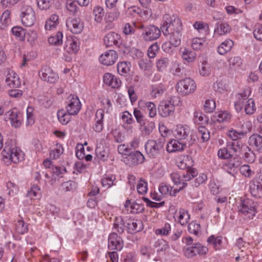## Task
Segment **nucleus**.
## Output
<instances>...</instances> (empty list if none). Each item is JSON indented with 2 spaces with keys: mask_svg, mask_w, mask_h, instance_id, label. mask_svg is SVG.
Returning a JSON list of instances; mask_svg holds the SVG:
<instances>
[{
  "mask_svg": "<svg viewBox=\"0 0 262 262\" xmlns=\"http://www.w3.org/2000/svg\"><path fill=\"white\" fill-rule=\"evenodd\" d=\"M121 118L123 121L127 124L126 126L124 125V127L126 128L128 130H131L132 129V126L130 124L134 122V120L133 118L132 114L128 111H125L122 113Z\"/></svg>",
  "mask_w": 262,
  "mask_h": 262,
  "instance_id": "nucleus-43",
  "label": "nucleus"
},
{
  "mask_svg": "<svg viewBox=\"0 0 262 262\" xmlns=\"http://www.w3.org/2000/svg\"><path fill=\"white\" fill-rule=\"evenodd\" d=\"M251 194L255 198H262V182H253L249 186Z\"/></svg>",
  "mask_w": 262,
  "mask_h": 262,
  "instance_id": "nucleus-33",
  "label": "nucleus"
},
{
  "mask_svg": "<svg viewBox=\"0 0 262 262\" xmlns=\"http://www.w3.org/2000/svg\"><path fill=\"white\" fill-rule=\"evenodd\" d=\"M124 207L127 211L132 213L141 212L144 208L143 205L142 204L138 203L136 201L132 203L129 200L126 201Z\"/></svg>",
  "mask_w": 262,
  "mask_h": 262,
  "instance_id": "nucleus-25",
  "label": "nucleus"
},
{
  "mask_svg": "<svg viewBox=\"0 0 262 262\" xmlns=\"http://www.w3.org/2000/svg\"><path fill=\"white\" fill-rule=\"evenodd\" d=\"M2 161L3 163L9 166L12 163L16 164L24 159V154L18 147L12 148L9 145H5L1 152Z\"/></svg>",
  "mask_w": 262,
  "mask_h": 262,
  "instance_id": "nucleus-2",
  "label": "nucleus"
},
{
  "mask_svg": "<svg viewBox=\"0 0 262 262\" xmlns=\"http://www.w3.org/2000/svg\"><path fill=\"white\" fill-rule=\"evenodd\" d=\"M59 24V16L56 14H52L45 23V29L51 31L55 29Z\"/></svg>",
  "mask_w": 262,
  "mask_h": 262,
  "instance_id": "nucleus-31",
  "label": "nucleus"
},
{
  "mask_svg": "<svg viewBox=\"0 0 262 262\" xmlns=\"http://www.w3.org/2000/svg\"><path fill=\"white\" fill-rule=\"evenodd\" d=\"M21 21L27 27L33 26L36 21L35 13L32 8L29 6H24L21 10Z\"/></svg>",
  "mask_w": 262,
  "mask_h": 262,
  "instance_id": "nucleus-7",
  "label": "nucleus"
},
{
  "mask_svg": "<svg viewBox=\"0 0 262 262\" xmlns=\"http://www.w3.org/2000/svg\"><path fill=\"white\" fill-rule=\"evenodd\" d=\"M160 115L163 117H167L172 115L175 109L166 101L162 102L159 107Z\"/></svg>",
  "mask_w": 262,
  "mask_h": 262,
  "instance_id": "nucleus-28",
  "label": "nucleus"
},
{
  "mask_svg": "<svg viewBox=\"0 0 262 262\" xmlns=\"http://www.w3.org/2000/svg\"><path fill=\"white\" fill-rule=\"evenodd\" d=\"M93 15L95 21L100 23L102 22L104 15V9L100 6H96L93 9Z\"/></svg>",
  "mask_w": 262,
  "mask_h": 262,
  "instance_id": "nucleus-40",
  "label": "nucleus"
},
{
  "mask_svg": "<svg viewBox=\"0 0 262 262\" xmlns=\"http://www.w3.org/2000/svg\"><path fill=\"white\" fill-rule=\"evenodd\" d=\"M81 107V102L78 97L74 95H70L67 98L66 111L70 115H76Z\"/></svg>",
  "mask_w": 262,
  "mask_h": 262,
  "instance_id": "nucleus-8",
  "label": "nucleus"
},
{
  "mask_svg": "<svg viewBox=\"0 0 262 262\" xmlns=\"http://www.w3.org/2000/svg\"><path fill=\"white\" fill-rule=\"evenodd\" d=\"M196 88L195 81L190 78L180 80L176 85L177 92L182 96H186L193 93Z\"/></svg>",
  "mask_w": 262,
  "mask_h": 262,
  "instance_id": "nucleus-4",
  "label": "nucleus"
},
{
  "mask_svg": "<svg viewBox=\"0 0 262 262\" xmlns=\"http://www.w3.org/2000/svg\"><path fill=\"white\" fill-rule=\"evenodd\" d=\"M186 146V143L180 142L178 139H172L167 143L166 150L169 153L181 151L183 150Z\"/></svg>",
  "mask_w": 262,
  "mask_h": 262,
  "instance_id": "nucleus-20",
  "label": "nucleus"
},
{
  "mask_svg": "<svg viewBox=\"0 0 262 262\" xmlns=\"http://www.w3.org/2000/svg\"><path fill=\"white\" fill-rule=\"evenodd\" d=\"M231 115L227 111H218L213 115L212 120L219 123L229 122L231 119Z\"/></svg>",
  "mask_w": 262,
  "mask_h": 262,
  "instance_id": "nucleus-26",
  "label": "nucleus"
},
{
  "mask_svg": "<svg viewBox=\"0 0 262 262\" xmlns=\"http://www.w3.org/2000/svg\"><path fill=\"white\" fill-rule=\"evenodd\" d=\"M103 40L106 46L110 47L118 45L120 43L121 39L119 34L114 32H110L106 34Z\"/></svg>",
  "mask_w": 262,
  "mask_h": 262,
  "instance_id": "nucleus-24",
  "label": "nucleus"
},
{
  "mask_svg": "<svg viewBox=\"0 0 262 262\" xmlns=\"http://www.w3.org/2000/svg\"><path fill=\"white\" fill-rule=\"evenodd\" d=\"M145 107L146 108L147 112L148 114V116L153 118L157 115V109L156 105L152 102H147L145 103Z\"/></svg>",
  "mask_w": 262,
  "mask_h": 262,
  "instance_id": "nucleus-59",
  "label": "nucleus"
},
{
  "mask_svg": "<svg viewBox=\"0 0 262 262\" xmlns=\"http://www.w3.org/2000/svg\"><path fill=\"white\" fill-rule=\"evenodd\" d=\"M103 80L106 85L114 89H119L121 85V81L110 73H106L103 75Z\"/></svg>",
  "mask_w": 262,
  "mask_h": 262,
  "instance_id": "nucleus-17",
  "label": "nucleus"
},
{
  "mask_svg": "<svg viewBox=\"0 0 262 262\" xmlns=\"http://www.w3.org/2000/svg\"><path fill=\"white\" fill-rule=\"evenodd\" d=\"M142 228V223L140 220H130L127 223L128 232L131 233L139 232Z\"/></svg>",
  "mask_w": 262,
  "mask_h": 262,
  "instance_id": "nucleus-35",
  "label": "nucleus"
},
{
  "mask_svg": "<svg viewBox=\"0 0 262 262\" xmlns=\"http://www.w3.org/2000/svg\"><path fill=\"white\" fill-rule=\"evenodd\" d=\"M171 225L169 223H165L161 228L157 229L155 233L156 235L168 236L171 231Z\"/></svg>",
  "mask_w": 262,
  "mask_h": 262,
  "instance_id": "nucleus-52",
  "label": "nucleus"
},
{
  "mask_svg": "<svg viewBox=\"0 0 262 262\" xmlns=\"http://www.w3.org/2000/svg\"><path fill=\"white\" fill-rule=\"evenodd\" d=\"M206 38L204 37H195L191 40V47L194 50H201L204 47Z\"/></svg>",
  "mask_w": 262,
  "mask_h": 262,
  "instance_id": "nucleus-45",
  "label": "nucleus"
},
{
  "mask_svg": "<svg viewBox=\"0 0 262 262\" xmlns=\"http://www.w3.org/2000/svg\"><path fill=\"white\" fill-rule=\"evenodd\" d=\"M241 173L246 178H251L255 174V169L252 166L248 164L242 165L239 168Z\"/></svg>",
  "mask_w": 262,
  "mask_h": 262,
  "instance_id": "nucleus-38",
  "label": "nucleus"
},
{
  "mask_svg": "<svg viewBox=\"0 0 262 262\" xmlns=\"http://www.w3.org/2000/svg\"><path fill=\"white\" fill-rule=\"evenodd\" d=\"M41 195L40 188L36 185H33L27 193V195L31 199L34 198H40Z\"/></svg>",
  "mask_w": 262,
  "mask_h": 262,
  "instance_id": "nucleus-50",
  "label": "nucleus"
},
{
  "mask_svg": "<svg viewBox=\"0 0 262 262\" xmlns=\"http://www.w3.org/2000/svg\"><path fill=\"white\" fill-rule=\"evenodd\" d=\"M164 139L148 140L145 144V149L147 155L151 158L158 156L163 150Z\"/></svg>",
  "mask_w": 262,
  "mask_h": 262,
  "instance_id": "nucleus-5",
  "label": "nucleus"
},
{
  "mask_svg": "<svg viewBox=\"0 0 262 262\" xmlns=\"http://www.w3.org/2000/svg\"><path fill=\"white\" fill-rule=\"evenodd\" d=\"M137 29L142 30L141 36L146 41H151L157 39L161 35V30L154 25L144 26L141 23H135Z\"/></svg>",
  "mask_w": 262,
  "mask_h": 262,
  "instance_id": "nucleus-3",
  "label": "nucleus"
},
{
  "mask_svg": "<svg viewBox=\"0 0 262 262\" xmlns=\"http://www.w3.org/2000/svg\"><path fill=\"white\" fill-rule=\"evenodd\" d=\"M189 133V127L187 125L183 124L177 125L173 131L174 136L179 140L186 139Z\"/></svg>",
  "mask_w": 262,
  "mask_h": 262,
  "instance_id": "nucleus-18",
  "label": "nucleus"
},
{
  "mask_svg": "<svg viewBox=\"0 0 262 262\" xmlns=\"http://www.w3.org/2000/svg\"><path fill=\"white\" fill-rule=\"evenodd\" d=\"M68 113L64 110H59L57 112V117L59 121L62 124H67L71 120L70 116Z\"/></svg>",
  "mask_w": 262,
  "mask_h": 262,
  "instance_id": "nucleus-48",
  "label": "nucleus"
},
{
  "mask_svg": "<svg viewBox=\"0 0 262 262\" xmlns=\"http://www.w3.org/2000/svg\"><path fill=\"white\" fill-rule=\"evenodd\" d=\"M222 238L221 236H215L214 235H212L208 238L207 242L208 244L212 246L215 250H217L221 248Z\"/></svg>",
  "mask_w": 262,
  "mask_h": 262,
  "instance_id": "nucleus-37",
  "label": "nucleus"
},
{
  "mask_svg": "<svg viewBox=\"0 0 262 262\" xmlns=\"http://www.w3.org/2000/svg\"><path fill=\"white\" fill-rule=\"evenodd\" d=\"M26 30L21 27L15 26L11 29L12 34L21 41L25 40V33Z\"/></svg>",
  "mask_w": 262,
  "mask_h": 262,
  "instance_id": "nucleus-41",
  "label": "nucleus"
},
{
  "mask_svg": "<svg viewBox=\"0 0 262 262\" xmlns=\"http://www.w3.org/2000/svg\"><path fill=\"white\" fill-rule=\"evenodd\" d=\"M200 75L202 76H208L211 72L210 66L207 61H204L201 64L199 69Z\"/></svg>",
  "mask_w": 262,
  "mask_h": 262,
  "instance_id": "nucleus-61",
  "label": "nucleus"
},
{
  "mask_svg": "<svg viewBox=\"0 0 262 262\" xmlns=\"http://www.w3.org/2000/svg\"><path fill=\"white\" fill-rule=\"evenodd\" d=\"M229 67L231 69L239 68L242 64V59L238 56L232 57L228 60Z\"/></svg>",
  "mask_w": 262,
  "mask_h": 262,
  "instance_id": "nucleus-49",
  "label": "nucleus"
},
{
  "mask_svg": "<svg viewBox=\"0 0 262 262\" xmlns=\"http://www.w3.org/2000/svg\"><path fill=\"white\" fill-rule=\"evenodd\" d=\"M125 226L124 222L121 219H116L114 224L113 229L114 230L121 234L124 232L125 230Z\"/></svg>",
  "mask_w": 262,
  "mask_h": 262,
  "instance_id": "nucleus-63",
  "label": "nucleus"
},
{
  "mask_svg": "<svg viewBox=\"0 0 262 262\" xmlns=\"http://www.w3.org/2000/svg\"><path fill=\"white\" fill-rule=\"evenodd\" d=\"M124 246L122 238L116 233H111L108 238V248L110 250L121 251Z\"/></svg>",
  "mask_w": 262,
  "mask_h": 262,
  "instance_id": "nucleus-10",
  "label": "nucleus"
},
{
  "mask_svg": "<svg viewBox=\"0 0 262 262\" xmlns=\"http://www.w3.org/2000/svg\"><path fill=\"white\" fill-rule=\"evenodd\" d=\"M163 33L174 47H178L181 42L182 24L177 15L165 14L163 16L161 27Z\"/></svg>",
  "mask_w": 262,
  "mask_h": 262,
  "instance_id": "nucleus-1",
  "label": "nucleus"
},
{
  "mask_svg": "<svg viewBox=\"0 0 262 262\" xmlns=\"http://www.w3.org/2000/svg\"><path fill=\"white\" fill-rule=\"evenodd\" d=\"M66 26L68 29L73 33H80L83 28V23L79 18L68 19Z\"/></svg>",
  "mask_w": 262,
  "mask_h": 262,
  "instance_id": "nucleus-12",
  "label": "nucleus"
},
{
  "mask_svg": "<svg viewBox=\"0 0 262 262\" xmlns=\"http://www.w3.org/2000/svg\"><path fill=\"white\" fill-rule=\"evenodd\" d=\"M197 136L199 139H200L202 142L207 141L210 138V134L208 129L202 126L198 127Z\"/></svg>",
  "mask_w": 262,
  "mask_h": 262,
  "instance_id": "nucleus-47",
  "label": "nucleus"
},
{
  "mask_svg": "<svg viewBox=\"0 0 262 262\" xmlns=\"http://www.w3.org/2000/svg\"><path fill=\"white\" fill-rule=\"evenodd\" d=\"M249 145L255 150L262 152V136L258 134H253L249 138Z\"/></svg>",
  "mask_w": 262,
  "mask_h": 262,
  "instance_id": "nucleus-21",
  "label": "nucleus"
},
{
  "mask_svg": "<svg viewBox=\"0 0 262 262\" xmlns=\"http://www.w3.org/2000/svg\"><path fill=\"white\" fill-rule=\"evenodd\" d=\"M155 128V123L152 121H148L144 123L142 132L144 135H149Z\"/></svg>",
  "mask_w": 262,
  "mask_h": 262,
  "instance_id": "nucleus-60",
  "label": "nucleus"
},
{
  "mask_svg": "<svg viewBox=\"0 0 262 262\" xmlns=\"http://www.w3.org/2000/svg\"><path fill=\"white\" fill-rule=\"evenodd\" d=\"M238 166V164L235 163L234 160H231L223 165V168L228 173H231L234 170L235 167Z\"/></svg>",
  "mask_w": 262,
  "mask_h": 262,
  "instance_id": "nucleus-62",
  "label": "nucleus"
},
{
  "mask_svg": "<svg viewBox=\"0 0 262 262\" xmlns=\"http://www.w3.org/2000/svg\"><path fill=\"white\" fill-rule=\"evenodd\" d=\"M63 33L62 32L58 31L54 35L51 36L48 38V41L50 44L59 46L62 43Z\"/></svg>",
  "mask_w": 262,
  "mask_h": 262,
  "instance_id": "nucleus-46",
  "label": "nucleus"
},
{
  "mask_svg": "<svg viewBox=\"0 0 262 262\" xmlns=\"http://www.w3.org/2000/svg\"><path fill=\"white\" fill-rule=\"evenodd\" d=\"M7 115L9 116L11 124L15 127H19L23 120V114L18 111L16 109L13 108L7 112Z\"/></svg>",
  "mask_w": 262,
  "mask_h": 262,
  "instance_id": "nucleus-13",
  "label": "nucleus"
},
{
  "mask_svg": "<svg viewBox=\"0 0 262 262\" xmlns=\"http://www.w3.org/2000/svg\"><path fill=\"white\" fill-rule=\"evenodd\" d=\"M11 12L9 10H5L0 16V30H5L11 23Z\"/></svg>",
  "mask_w": 262,
  "mask_h": 262,
  "instance_id": "nucleus-27",
  "label": "nucleus"
},
{
  "mask_svg": "<svg viewBox=\"0 0 262 262\" xmlns=\"http://www.w3.org/2000/svg\"><path fill=\"white\" fill-rule=\"evenodd\" d=\"M227 147L229 148L231 155L233 156L234 154L240 152L242 144L238 141H234L228 145Z\"/></svg>",
  "mask_w": 262,
  "mask_h": 262,
  "instance_id": "nucleus-51",
  "label": "nucleus"
},
{
  "mask_svg": "<svg viewBox=\"0 0 262 262\" xmlns=\"http://www.w3.org/2000/svg\"><path fill=\"white\" fill-rule=\"evenodd\" d=\"M231 30V28L227 23L222 22L217 24L214 34L219 36L224 35L229 33Z\"/></svg>",
  "mask_w": 262,
  "mask_h": 262,
  "instance_id": "nucleus-34",
  "label": "nucleus"
},
{
  "mask_svg": "<svg viewBox=\"0 0 262 262\" xmlns=\"http://www.w3.org/2000/svg\"><path fill=\"white\" fill-rule=\"evenodd\" d=\"M66 8L68 11L72 14L76 13L79 10L76 2L73 0H67Z\"/></svg>",
  "mask_w": 262,
  "mask_h": 262,
  "instance_id": "nucleus-58",
  "label": "nucleus"
},
{
  "mask_svg": "<svg viewBox=\"0 0 262 262\" xmlns=\"http://www.w3.org/2000/svg\"><path fill=\"white\" fill-rule=\"evenodd\" d=\"M76 187V183L73 181H70L63 183L60 187L61 191L64 192L72 191Z\"/></svg>",
  "mask_w": 262,
  "mask_h": 262,
  "instance_id": "nucleus-64",
  "label": "nucleus"
},
{
  "mask_svg": "<svg viewBox=\"0 0 262 262\" xmlns=\"http://www.w3.org/2000/svg\"><path fill=\"white\" fill-rule=\"evenodd\" d=\"M137 190L139 194L144 195L147 192V183L142 179H140L138 181L137 185Z\"/></svg>",
  "mask_w": 262,
  "mask_h": 262,
  "instance_id": "nucleus-55",
  "label": "nucleus"
},
{
  "mask_svg": "<svg viewBox=\"0 0 262 262\" xmlns=\"http://www.w3.org/2000/svg\"><path fill=\"white\" fill-rule=\"evenodd\" d=\"M38 74L42 80L51 83H55L59 78L58 74L48 66L43 67Z\"/></svg>",
  "mask_w": 262,
  "mask_h": 262,
  "instance_id": "nucleus-9",
  "label": "nucleus"
},
{
  "mask_svg": "<svg viewBox=\"0 0 262 262\" xmlns=\"http://www.w3.org/2000/svg\"><path fill=\"white\" fill-rule=\"evenodd\" d=\"M251 94V89L249 88L245 89L244 91L236 96L237 100L235 102V108L238 112L241 111L244 105L243 101L246 100Z\"/></svg>",
  "mask_w": 262,
  "mask_h": 262,
  "instance_id": "nucleus-22",
  "label": "nucleus"
},
{
  "mask_svg": "<svg viewBox=\"0 0 262 262\" xmlns=\"http://www.w3.org/2000/svg\"><path fill=\"white\" fill-rule=\"evenodd\" d=\"M130 62L127 61L119 62L117 64V71L118 73L123 76H126L130 71Z\"/></svg>",
  "mask_w": 262,
  "mask_h": 262,
  "instance_id": "nucleus-39",
  "label": "nucleus"
},
{
  "mask_svg": "<svg viewBox=\"0 0 262 262\" xmlns=\"http://www.w3.org/2000/svg\"><path fill=\"white\" fill-rule=\"evenodd\" d=\"M193 26L200 33L208 34L209 32V25L203 21H196Z\"/></svg>",
  "mask_w": 262,
  "mask_h": 262,
  "instance_id": "nucleus-44",
  "label": "nucleus"
},
{
  "mask_svg": "<svg viewBox=\"0 0 262 262\" xmlns=\"http://www.w3.org/2000/svg\"><path fill=\"white\" fill-rule=\"evenodd\" d=\"M104 118V110L99 109L95 115L96 122L93 126V129L97 132L100 133L103 128V120Z\"/></svg>",
  "mask_w": 262,
  "mask_h": 262,
  "instance_id": "nucleus-29",
  "label": "nucleus"
},
{
  "mask_svg": "<svg viewBox=\"0 0 262 262\" xmlns=\"http://www.w3.org/2000/svg\"><path fill=\"white\" fill-rule=\"evenodd\" d=\"M128 159L131 161L132 164L137 165L143 162L144 157L141 152L135 151L129 154Z\"/></svg>",
  "mask_w": 262,
  "mask_h": 262,
  "instance_id": "nucleus-36",
  "label": "nucleus"
},
{
  "mask_svg": "<svg viewBox=\"0 0 262 262\" xmlns=\"http://www.w3.org/2000/svg\"><path fill=\"white\" fill-rule=\"evenodd\" d=\"M95 152L98 159L103 161H105L107 160L109 156V149L107 147L104 146L101 144H98L95 149Z\"/></svg>",
  "mask_w": 262,
  "mask_h": 262,
  "instance_id": "nucleus-30",
  "label": "nucleus"
},
{
  "mask_svg": "<svg viewBox=\"0 0 262 262\" xmlns=\"http://www.w3.org/2000/svg\"><path fill=\"white\" fill-rule=\"evenodd\" d=\"M186 186V184L183 183V186L179 189L173 188L170 185L164 183H161L159 186V191L162 195L169 194L170 196H176L177 194Z\"/></svg>",
  "mask_w": 262,
  "mask_h": 262,
  "instance_id": "nucleus-16",
  "label": "nucleus"
},
{
  "mask_svg": "<svg viewBox=\"0 0 262 262\" xmlns=\"http://www.w3.org/2000/svg\"><path fill=\"white\" fill-rule=\"evenodd\" d=\"M233 45V41L231 39H227L218 46L217 48V52L220 55H225L231 50Z\"/></svg>",
  "mask_w": 262,
  "mask_h": 262,
  "instance_id": "nucleus-32",
  "label": "nucleus"
},
{
  "mask_svg": "<svg viewBox=\"0 0 262 262\" xmlns=\"http://www.w3.org/2000/svg\"><path fill=\"white\" fill-rule=\"evenodd\" d=\"M38 38V34L36 30L33 29L26 30L25 33V40L31 45H33Z\"/></svg>",
  "mask_w": 262,
  "mask_h": 262,
  "instance_id": "nucleus-42",
  "label": "nucleus"
},
{
  "mask_svg": "<svg viewBox=\"0 0 262 262\" xmlns=\"http://www.w3.org/2000/svg\"><path fill=\"white\" fill-rule=\"evenodd\" d=\"M170 60L166 57H161L157 61V67L159 71H165L169 64Z\"/></svg>",
  "mask_w": 262,
  "mask_h": 262,
  "instance_id": "nucleus-53",
  "label": "nucleus"
},
{
  "mask_svg": "<svg viewBox=\"0 0 262 262\" xmlns=\"http://www.w3.org/2000/svg\"><path fill=\"white\" fill-rule=\"evenodd\" d=\"M117 58V53L114 50H111L101 54L99 57V61L102 64L109 66L114 64Z\"/></svg>",
  "mask_w": 262,
  "mask_h": 262,
  "instance_id": "nucleus-11",
  "label": "nucleus"
},
{
  "mask_svg": "<svg viewBox=\"0 0 262 262\" xmlns=\"http://www.w3.org/2000/svg\"><path fill=\"white\" fill-rule=\"evenodd\" d=\"M257 202L247 198L241 201L238 211L249 219H253L257 213Z\"/></svg>",
  "mask_w": 262,
  "mask_h": 262,
  "instance_id": "nucleus-6",
  "label": "nucleus"
},
{
  "mask_svg": "<svg viewBox=\"0 0 262 262\" xmlns=\"http://www.w3.org/2000/svg\"><path fill=\"white\" fill-rule=\"evenodd\" d=\"M5 82L11 88H18L20 85V80L18 75L11 69L7 71Z\"/></svg>",
  "mask_w": 262,
  "mask_h": 262,
  "instance_id": "nucleus-15",
  "label": "nucleus"
},
{
  "mask_svg": "<svg viewBox=\"0 0 262 262\" xmlns=\"http://www.w3.org/2000/svg\"><path fill=\"white\" fill-rule=\"evenodd\" d=\"M166 90L165 86L162 84L152 86L151 94L155 97H160L163 95Z\"/></svg>",
  "mask_w": 262,
  "mask_h": 262,
  "instance_id": "nucleus-56",
  "label": "nucleus"
},
{
  "mask_svg": "<svg viewBox=\"0 0 262 262\" xmlns=\"http://www.w3.org/2000/svg\"><path fill=\"white\" fill-rule=\"evenodd\" d=\"M245 111L247 114H252L256 111V106L254 101L253 99L250 98L247 100L245 104Z\"/></svg>",
  "mask_w": 262,
  "mask_h": 262,
  "instance_id": "nucleus-54",
  "label": "nucleus"
},
{
  "mask_svg": "<svg viewBox=\"0 0 262 262\" xmlns=\"http://www.w3.org/2000/svg\"><path fill=\"white\" fill-rule=\"evenodd\" d=\"M180 53L184 63H192L196 58V54L186 47L180 48Z\"/></svg>",
  "mask_w": 262,
  "mask_h": 262,
  "instance_id": "nucleus-19",
  "label": "nucleus"
},
{
  "mask_svg": "<svg viewBox=\"0 0 262 262\" xmlns=\"http://www.w3.org/2000/svg\"><path fill=\"white\" fill-rule=\"evenodd\" d=\"M173 217L176 221L184 226L188 223L190 219V215L187 211L184 209H180L178 211L175 212Z\"/></svg>",
  "mask_w": 262,
  "mask_h": 262,
  "instance_id": "nucleus-23",
  "label": "nucleus"
},
{
  "mask_svg": "<svg viewBox=\"0 0 262 262\" xmlns=\"http://www.w3.org/2000/svg\"><path fill=\"white\" fill-rule=\"evenodd\" d=\"M63 148L61 144H56L55 148L50 152V157L53 159H57L63 153Z\"/></svg>",
  "mask_w": 262,
  "mask_h": 262,
  "instance_id": "nucleus-57",
  "label": "nucleus"
},
{
  "mask_svg": "<svg viewBox=\"0 0 262 262\" xmlns=\"http://www.w3.org/2000/svg\"><path fill=\"white\" fill-rule=\"evenodd\" d=\"M79 48L78 39L75 37L69 36L67 38L64 50L70 54H76Z\"/></svg>",
  "mask_w": 262,
  "mask_h": 262,
  "instance_id": "nucleus-14",
  "label": "nucleus"
}]
</instances>
